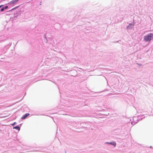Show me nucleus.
<instances>
[{
    "label": "nucleus",
    "mask_w": 153,
    "mask_h": 153,
    "mask_svg": "<svg viewBox=\"0 0 153 153\" xmlns=\"http://www.w3.org/2000/svg\"><path fill=\"white\" fill-rule=\"evenodd\" d=\"M152 39H153V34L150 33L144 37V40L146 42H150Z\"/></svg>",
    "instance_id": "1"
},
{
    "label": "nucleus",
    "mask_w": 153,
    "mask_h": 153,
    "mask_svg": "<svg viewBox=\"0 0 153 153\" xmlns=\"http://www.w3.org/2000/svg\"><path fill=\"white\" fill-rule=\"evenodd\" d=\"M29 115V113H26L25 114H24L23 116L21 118L22 119H25L27 116Z\"/></svg>",
    "instance_id": "2"
},
{
    "label": "nucleus",
    "mask_w": 153,
    "mask_h": 153,
    "mask_svg": "<svg viewBox=\"0 0 153 153\" xmlns=\"http://www.w3.org/2000/svg\"><path fill=\"white\" fill-rule=\"evenodd\" d=\"M13 129H16L19 130H20V128L18 126H16L14 127H13Z\"/></svg>",
    "instance_id": "3"
},
{
    "label": "nucleus",
    "mask_w": 153,
    "mask_h": 153,
    "mask_svg": "<svg viewBox=\"0 0 153 153\" xmlns=\"http://www.w3.org/2000/svg\"><path fill=\"white\" fill-rule=\"evenodd\" d=\"M19 0H13L11 2V3L13 4H15Z\"/></svg>",
    "instance_id": "4"
},
{
    "label": "nucleus",
    "mask_w": 153,
    "mask_h": 153,
    "mask_svg": "<svg viewBox=\"0 0 153 153\" xmlns=\"http://www.w3.org/2000/svg\"><path fill=\"white\" fill-rule=\"evenodd\" d=\"M108 143L109 144H111L112 145L114 146V147H115L116 145V143L115 142H113L112 143Z\"/></svg>",
    "instance_id": "5"
},
{
    "label": "nucleus",
    "mask_w": 153,
    "mask_h": 153,
    "mask_svg": "<svg viewBox=\"0 0 153 153\" xmlns=\"http://www.w3.org/2000/svg\"><path fill=\"white\" fill-rule=\"evenodd\" d=\"M4 10V8H2L1 9V11H3Z\"/></svg>",
    "instance_id": "6"
},
{
    "label": "nucleus",
    "mask_w": 153,
    "mask_h": 153,
    "mask_svg": "<svg viewBox=\"0 0 153 153\" xmlns=\"http://www.w3.org/2000/svg\"><path fill=\"white\" fill-rule=\"evenodd\" d=\"M16 122H14V123H13L12 124V125L13 126L16 124Z\"/></svg>",
    "instance_id": "7"
},
{
    "label": "nucleus",
    "mask_w": 153,
    "mask_h": 153,
    "mask_svg": "<svg viewBox=\"0 0 153 153\" xmlns=\"http://www.w3.org/2000/svg\"><path fill=\"white\" fill-rule=\"evenodd\" d=\"M8 8V6H6L4 7V9H7Z\"/></svg>",
    "instance_id": "8"
}]
</instances>
